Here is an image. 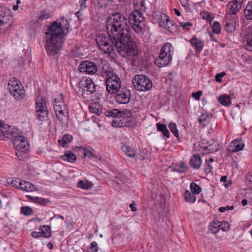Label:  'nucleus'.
Masks as SVG:
<instances>
[{"label": "nucleus", "mask_w": 252, "mask_h": 252, "mask_svg": "<svg viewBox=\"0 0 252 252\" xmlns=\"http://www.w3.org/2000/svg\"><path fill=\"white\" fill-rule=\"evenodd\" d=\"M69 28L67 19L62 18L60 21H54L48 26L46 35L45 49L47 54L51 56L58 54L62 48L63 38L68 32Z\"/></svg>", "instance_id": "1"}, {"label": "nucleus", "mask_w": 252, "mask_h": 252, "mask_svg": "<svg viewBox=\"0 0 252 252\" xmlns=\"http://www.w3.org/2000/svg\"><path fill=\"white\" fill-rule=\"evenodd\" d=\"M96 42L100 51L104 54H114L117 51L123 57L134 56L137 55L136 47H128L127 45L116 39L114 42L111 37L103 34L97 35L95 39Z\"/></svg>", "instance_id": "2"}, {"label": "nucleus", "mask_w": 252, "mask_h": 252, "mask_svg": "<svg viewBox=\"0 0 252 252\" xmlns=\"http://www.w3.org/2000/svg\"><path fill=\"white\" fill-rule=\"evenodd\" d=\"M106 28L109 37L115 42L116 39L120 41V44L124 43L128 47H136L132 41L131 32L127 28L116 24H109L106 23Z\"/></svg>", "instance_id": "3"}, {"label": "nucleus", "mask_w": 252, "mask_h": 252, "mask_svg": "<svg viewBox=\"0 0 252 252\" xmlns=\"http://www.w3.org/2000/svg\"><path fill=\"white\" fill-rule=\"evenodd\" d=\"M71 84L76 93L86 97V94H91L95 91L96 86L93 80L89 77L78 79L73 77L70 79Z\"/></svg>", "instance_id": "4"}, {"label": "nucleus", "mask_w": 252, "mask_h": 252, "mask_svg": "<svg viewBox=\"0 0 252 252\" xmlns=\"http://www.w3.org/2000/svg\"><path fill=\"white\" fill-rule=\"evenodd\" d=\"M102 68L105 74V83L107 92L111 94H116L121 87L120 78L112 69H104L103 66Z\"/></svg>", "instance_id": "5"}, {"label": "nucleus", "mask_w": 252, "mask_h": 252, "mask_svg": "<svg viewBox=\"0 0 252 252\" xmlns=\"http://www.w3.org/2000/svg\"><path fill=\"white\" fill-rule=\"evenodd\" d=\"M13 145L16 150V155L20 160L27 158L29 145L26 139L22 136H16L13 141Z\"/></svg>", "instance_id": "6"}, {"label": "nucleus", "mask_w": 252, "mask_h": 252, "mask_svg": "<svg viewBox=\"0 0 252 252\" xmlns=\"http://www.w3.org/2000/svg\"><path fill=\"white\" fill-rule=\"evenodd\" d=\"M127 19V25L131 27L135 32L140 33L144 26V17L138 10H134L130 13Z\"/></svg>", "instance_id": "7"}, {"label": "nucleus", "mask_w": 252, "mask_h": 252, "mask_svg": "<svg viewBox=\"0 0 252 252\" xmlns=\"http://www.w3.org/2000/svg\"><path fill=\"white\" fill-rule=\"evenodd\" d=\"M8 90L10 94L17 100L22 99L25 96V90L23 86L15 78L10 79L8 84Z\"/></svg>", "instance_id": "8"}, {"label": "nucleus", "mask_w": 252, "mask_h": 252, "mask_svg": "<svg viewBox=\"0 0 252 252\" xmlns=\"http://www.w3.org/2000/svg\"><path fill=\"white\" fill-rule=\"evenodd\" d=\"M134 88L139 92L149 91L153 86L151 80L144 75H136L132 78Z\"/></svg>", "instance_id": "9"}, {"label": "nucleus", "mask_w": 252, "mask_h": 252, "mask_svg": "<svg viewBox=\"0 0 252 252\" xmlns=\"http://www.w3.org/2000/svg\"><path fill=\"white\" fill-rule=\"evenodd\" d=\"M55 102L54 108L56 116L63 125L67 120L68 110L66 105L63 100H58L56 98L55 99Z\"/></svg>", "instance_id": "10"}, {"label": "nucleus", "mask_w": 252, "mask_h": 252, "mask_svg": "<svg viewBox=\"0 0 252 252\" xmlns=\"http://www.w3.org/2000/svg\"><path fill=\"white\" fill-rule=\"evenodd\" d=\"M36 114L41 121L46 120L48 116V110L46 101L41 95H38L36 99Z\"/></svg>", "instance_id": "11"}, {"label": "nucleus", "mask_w": 252, "mask_h": 252, "mask_svg": "<svg viewBox=\"0 0 252 252\" xmlns=\"http://www.w3.org/2000/svg\"><path fill=\"white\" fill-rule=\"evenodd\" d=\"M106 23L109 24H116L119 26L125 27L127 25L126 17L120 12H115L111 14L107 19Z\"/></svg>", "instance_id": "12"}, {"label": "nucleus", "mask_w": 252, "mask_h": 252, "mask_svg": "<svg viewBox=\"0 0 252 252\" xmlns=\"http://www.w3.org/2000/svg\"><path fill=\"white\" fill-rule=\"evenodd\" d=\"M78 69L81 72L94 74L97 71V66L94 62L86 60L80 63Z\"/></svg>", "instance_id": "13"}, {"label": "nucleus", "mask_w": 252, "mask_h": 252, "mask_svg": "<svg viewBox=\"0 0 252 252\" xmlns=\"http://www.w3.org/2000/svg\"><path fill=\"white\" fill-rule=\"evenodd\" d=\"M118 93L115 96L117 102L120 104H126L129 102L131 94L129 89L123 87L120 89Z\"/></svg>", "instance_id": "14"}, {"label": "nucleus", "mask_w": 252, "mask_h": 252, "mask_svg": "<svg viewBox=\"0 0 252 252\" xmlns=\"http://www.w3.org/2000/svg\"><path fill=\"white\" fill-rule=\"evenodd\" d=\"M245 145L241 139H235L231 142L227 147V150L231 153H235L242 150L244 148Z\"/></svg>", "instance_id": "15"}, {"label": "nucleus", "mask_w": 252, "mask_h": 252, "mask_svg": "<svg viewBox=\"0 0 252 252\" xmlns=\"http://www.w3.org/2000/svg\"><path fill=\"white\" fill-rule=\"evenodd\" d=\"M172 60V57L159 53V56L155 60V64L159 67L167 65Z\"/></svg>", "instance_id": "16"}, {"label": "nucleus", "mask_w": 252, "mask_h": 252, "mask_svg": "<svg viewBox=\"0 0 252 252\" xmlns=\"http://www.w3.org/2000/svg\"><path fill=\"white\" fill-rule=\"evenodd\" d=\"M11 17L8 13H7L4 8H0V25L6 26V28L10 27L11 22L10 20Z\"/></svg>", "instance_id": "17"}, {"label": "nucleus", "mask_w": 252, "mask_h": 252, "mask_svg": "<svg viewBox=\"0 0 252 252\" xmlns=\"http://www.w3.org/2000/svg\"><path fill=\"white\" fill-rule=\"evenodd\" d=\"M165 22L164 21H160L159 24L161 26H163L164 29L170 32H173L176 31V26L174 24V21L171 20L169 17L165 16Z\"/></svg>", "instance_id": "18"}, {"label": "nucleus", "mask_w": 252, "mask_h": 252, "mask_svg": "<svg viewBox=\"0 0 252 252\" xmlns=\"http://www.w3.org/2000/svg\"><path fill=\"white\" fill-rule=\"evenodd\" d=\"M236 19L231 16H227L225 19V28L227 32H232L236 28Z\"/></svg>", "instance_id": "19"}, {"label": "nucleus", "mask_w": 252, "mask_h": 252, "mask_svg": "<svg viewBox=\"0 0 252 252\" xmlns=\"http://www.w3.org/2000/svg\"><path fill=\"white\" fill-rule=\"evenodd\" d=\"M227 9L226 10V13L229 15H235L241 9L239 5H237L232 1H229L227 5Z\"/></svg>", "instance_id": "20"}, {"label": "nucleus", "mask_w": 252, "mask_h": 252, "mask_svg": "<svg viewBox=\"0 0 252 252\" xmlns=\"http://www.w3.org/2000/svg\"><path fill=\"white\" fill-rule=\"evenodd\" d=\"M201 164V158L199 155H194L191 157L190 160V164L194 169H199Z\"/></svg>", "instance_id": "21"}, {"label": "nucleus", "mask_w": 252, "mask_h": 252, "mask_svg": "<svg viewBox=\"0 0 252 252\" xmlns=\"http://www.w3.org/2000/svg\"><path fill=\"white\" fill-rule=\"evenodd\" d=\"M243 14L247 20H252V0L246 5L243 11Z\"/></svg>", "instance_id": "22"}, {"label": "nucleus", "mask_w": 252, "mask_h": 252, "mask_svg": "<svg viewBox=\"0 0 252 252\" xmlns=\"http://www.w3.org/2000/svg\"><path fill=\"white\" fill-rule=\"evenodd\" d=\"M19 188L24 191H33L35 189L34 185L27 181H22L19 183Z\"/></svg>", "instance_id": "23"}, {"label": "nucleus", "mask_w": 252, "mask_h": 252, "mask_svg": "<svg viewBox=\"0 0 252 252\" xmlns=\"http://www.w3.org/2000/svg\"><path fill=\"white\" fill-rule=\"evenodd\" d=\"M191 45L195 47L197 52H200L203 49V42L195 37H193L190 40Z\"/></svg>", "instance_id": "24"}, {"label": "nucleus", "mask_w": 252, "mask_h": 252, "mask_svg": "<svg viewBox=\"0 0 252 252\" xmlns=\"http://www.w3.org/2000/svg\"><path fill=\"white\" fill-rule=\"evenodd\" d=\"M244 44L246 49L250 51H252V33L247 34L243 39Z\"/></svg>", "instance_id": "25"}, {"label": "nucleus", "mask_w": 252, "mask_h": 252, "mask_svg": "<svg viewBox=\"0 0 252 252\" xmlns=\"http://www.w3.org/2000/svg\"><path fill=\"white\" fill-rule=\"evenodd\" d=\"M218 101L225 106H229L231 103L230 96L227 94H223L219 96Z\"/></svg>", "instance_id": "26"}, {"label": "nucleus", "mask_w": 252, "mask_h": 252, "mask_svg": "<svg viewBox=\"0 0 252 252\" xmlns=\"http://www.w3.org/2000/svg\"><path fill=\"white\" fill-rule=\"evenodd\" d=\"M172 48V47L171 44L166 42L162 46L159 53H163V55L166 54V55L169 56V57H172L171 54Z\"/></svg>", "instance_id": "27"}, {"label": "nucleus", "mask_w": 252, "mask_h": 252, "mask_svg": "<svg viewBox=\"0 0 252 252\" xmlns=\"http://www.w3.org/2000/svg\"><path fill=\"white\" fill-rule=\"evenodd\" d=\"M93 186L92 183L88 180H80L77 185L78 188L84 189H88L91 188Z\"/></svg>", "instance_id": "28"}, {"label": "nucleus", "mask_w": 252, "mask_h": 252, "mask_svg": "<svg viewBox=\"0 0 252 252\" xmlns=\"http://www.w3.org/2000/svg\"><path fill=\"white\" fill-rule=\"evenodd\" d=\"M210 121V117L208 114H202L199 118V122L200 125L205 127L207 126Z\"/></svg>", "instance_id": "29"}, {"label": "nucleus", "mask_w": 252, "mask_h": 252, "mask_svg": "<svg viewBox=\"0 0 252 252\" xmlns=\"http://www.w3.org/2000/svg\"><path fill=\"white\" fill-rule=\"evenodd\" d=\"M63 158L64 160H67L71 163L74 162L76 160V156L69 151L65 153L64 155L63 156Z\"/></svg>", "instance_id": "30"}, {"label": "nucleus", "mask_w": 252, "mask_h": 252, "mask_svg": "<svg viewBox=\"0 0 252 252\" xmlns=\"http://www.w3.org/2000/svg\"><path fill=\"white\" fill-rule=\"evenodd\" d=\"M157 126L158 131L162 132L163 134L166 137L169 138L170 137V134L169 131L165 125L158 123L157 124Z\"/></svg>", "instance_id": "31"}, {"label": "nucleus", "mask_w": 252, "mask_h": 252, "mask_svg": "<svg viewBox=\"0 0 252 252\" xmlns=\"http://www.w3.org/2000/svg\"><path fill=\"white\" fill-rule=\"evenodd\" d=\"M122 151L128 157L133 158L135 156V153L133 149L126 145H123L122 147Z\"/></svg>", "instance_id": "32"}, {"label": "nucleus", "mask_w": 252, "mask_h": 252, "mask_svg": "<svg viewBox=\"0 0 252 252\" xmlns=\"http://www.w3.org/2000/svg\"><path fill=\"white\" fill-rule=\"evenodd\" d=\"M194 194H195L193 193L192 192H190L189 190H186L184 193L186 201L189 203L195 202L196 200V196Z\"/></svg>", "instance_id": "33"}, {"label": "nucleus", "mask_w": 252, "mask_h": 252, "mask_svg": "<svg viewBox=\"0 0 252 252\" xmlns=\"http://www.w3.org/2000/svg\"><path fill=\"white\" fill-rule=\"evenodd\" d=\"M72 136L69 134H65L62 139L59 140V143L62 147H65L66 144L71 142Z\"/></svg>", "instance_id": "34"}, {"label": "nucleus", "mask_w": 252, "mask_h": 252, "mask_svg": "<svg viewBox=\"0 0 252 252\" xmlns=\"http://www.w3.org/2000/svg\"><path fill=\"white\" fill-rule=\"evenodd\" d=\"M200 16L203 19L207 20L209 23H211L214 18V15L207 11H201L200 12Z\"/></svg>", "instance_id": "35"}, {"label": "nucleus", "mask_w": 252, "mask_h": 252, "mask_svg": "<svg viewBox=\"0 0 252 252\" xmlns=\"http://www.w3.org/2000/svg\"><path fill=\"white\" fill-rule=\"evenodd\" d=\"M51 17V13L45 11H41L37 22L38 23H40Z\"/></svg>", "instance_id": "36"}, {"label": "nucleus", "mask_w": 252, "mask_h": 252, "mask_svg": "<svg viewBox=\"0 0 252 252\" xmlns=\"http://www.w3.org/2000/svg\"><path fill=\"white\" fill-rule=\"evenodd\" d=\"M220 230L218 222L214 221L209 224V230L212 233H217Z\"/></svg>", "instance_id": "37"}, {"label": "nucleus", "mask_w": 252, "mask_h": 252, "mask_svg": "<svg viewBox=\"0 0 252 252\" xmlns=\"http://www.w3.org/2000/svg\"><path fill=\"white\" fill-rule=\"evenodd\" d=\"M106 116L108 117H112L115 118H120L121 113V110L118 109H112L111 110L107 111Z\"/></svg>", "instance_id": "38"}, {"label": "nucleus", "mask_w": 252, "mask_h": 252, "mask_svg": "<svg viewBox=\"0 0 252 252\" xmlns=\"http://www.w3.org/2000/svg\"><path fill=\"white\" fill-rule=\"evenodd\" d=\"M190 188L191 192L195 194H198L201 191L200 186L194 182L190 183Z\"/></svg>", "instance_id": "39"}, {"label": "nucleus", "mask_w": 252, "mask_h": 252, "mask_svg": "<svg viewBox=\"0 0 252 252\" xmlns=\"http://www.w3.org/2000/svg\"><path fill=\"white\" fill-rule=\"evenodd\" d=\"M3 126V129L5 130V132H4L5 137L10 138L14 136V134L9 125H4Z\"/></svg>", "instance_id": "40"}, {"label": "nucleus", "mask_w": 252, "mask_h": 252, "mask_svg": "<svg viewBox=\"0 0 252 252\" xmlns=\"http://www.w3.org/2000/svg\"><path fill=\"white\" fill-rule=\"evenodd\" d=\"M89 109L90 111L97 115H99L102 113V110L100 109L99 107L95 104H92L89 106Z\"/></svg>", "instance_id": "41"}, {"label": "nucleus", "mask_w": 252, "mask_h": 252, "mask_svg": "<svg viewBox=\"0 0 252 252\" xmlns=\"http://www.w3.org/2000/svg\"><path fill=\"white\" fill-rule=\"evenodd\" d=\"M169 128L170 129L171 132L174 135V136L176 137H179L178 134V130L177 128L176 124L174 123H170L169 125Z\"/></svg>", "instance_id": "42"}, {"label": "nucleus", "mask_w": 252, "mask_h": 252, "mask_svg": "<svg viewBox=\"0 0 252 252\" xmlns=\"http://www.w3.org/2000/svg\"><path fill=\"white\" fill-rule=\"evenodd\" d=\"M42 237L45 238H49L51 235V229L49 227L44 226L43 228L41 229Z\"/></svg>", "instance_id": "43"}, {"label": "nucleus", "mask_w": 252, "mask_h": 252, "mask_svg": "<svg viewBox=\"0 0 252 252\" xmlns=\"http://www.w3.org/2000/svg\"><path fill=\"white\" fill-rule=\"evenodd\" d=\"M21 211L22 214L26 216H30L33 213L32 208L29 206L22 207Z\"/></svg>", "instance_id": "44"}, {"label": "nucleus", "mask_w": 252, "mask_h": 252, "mask_svg": "<svg viewBox=\"0 0 252 252\" xmlns=\"http://www.w3.org/2000/svg\"><path fill=\"white\" fill-rule=\"evenodd\" d=\"M220 229H221L223 231H226L229 230V223L225 221H218Z\"/></svg>", "instance_id": "45"}, {"label": "nucleus", "mask_w": 252, "mask_h": 252, "mask_svg": "<svg viewBox=\"0 0 252 252\" xmlns=\"http://www.w3.org/2000/svg\"><path fill=\"white\" fill-rule=\"evenodd\" d=\"M120 118H117L112 122V125L114 127H123L125 126L124 123L120 120Z\"/></svg>", "instance_id": "46"}, {"label": "nucleus", "mask_w": 252, "mask_h": 252, "mask_svg": "<svg viewBox=\"0 0 252 252\" xmlns=\"http://www.w3.org/2000/svg\"><path fill=\"white\" fill-rule=\"evenodd\" d=\"M121 113L120 118L123 119L128 118L132 116L131 111L128 109H125L123 111H121Z\"/></svg>", "instance_id": "47"}, {"label": "nucleus", "mask_w": 252, "mask_h": 252, "mask_svg": "<svg viewBox=\"0 0 252 252\" xmlns=\"http://www.w3.org/2000/svg\"><path fill=\"white\" fill-rule=\"evenodd\" d=\"M176 168V170L180 173L185 172L187 170L188 168L185 163L183 162L180 163V164L178 166H177Z\"/></svg>", "instance_id": "48"}, {"label": "nucleus", "mask_w": 252, "mask_h": 252, "mask_svg": "<svg viewBox=\"0 0 252 252\" xmlns=\"http://www.w3.org/2000/svg\"><path fill=\"white\" fill-rule=\"evenodd\" d=\"M213 32L215 33H219L221 31V27L220 23L218 22H215L212 26Z\"/></svg>", "instance_id": "49"}, {"label": "nucleus", "mask_w": 252, "mask_h": 252, "mask_svg": "<svg viewBox=\"0 0 252 252\" xmlns=\"http://www.w3.org/2000/svg\"><path fill=\"white\" fill-rule=\"evenodd\" d=\"M8 205V202L6 198H3L2 199H0V212L3 211Z\"/></svg>", "instance_id": "50"}, {"label": "nucleus", "mask_w": 252, "mask_h": 252, "mask_svg": "<svg viewBox=\"0 0 252 252\" xmlns=\"http://www.w3.org/2000/svg\"><path fill=\"white\" fill-rule=\"evenodd\" d=\"M204 172L206 174H209L211 172L213 169V166L211 163L207 162V159L206 160V163L204 165Z\"/></svg>", "instance_id": "51"}, {"label": "nucleus", "mask_w": 252, "mask_h": 252, "mask_svg": "<svg viewBox=\"0 0 252 252\" xmlns=\"http://www.w3.org/2000/svg\"><path fill=\"white\" fill-rule=\"evenodd\" d=\"M35 202L41 205H45L49 202V201L45 198L36 197Z\"/></svg>", "instance_id": "52"}, {"label": "nucleus", "mask_w": 252, "mask_h": 252, "mask_svg": "<svg viewBox=\"0 0 252 252\" xmlns=\"http://www.w3.org/2000/svg\"><path fill=\"white\" fill-rule=\"evenodd\" d=\"M202 94V92L201 91H198L196 93H193L192 94V96L196 99L199 100L200 98V96Z\"/></svg>", "instance_id": "53"}, {"label": "nucleus", "mask_w": 252, "mask_h": 252, "mask_svg": "<svg viewBox=\"0 0 252 252\" xmlns=\"http://www.w3.org/2000/svg\"><path fill=\"white\" fill-rule=\"evenodd\" d=\"M90 249L92 250V252H97V244L96 242H93L91 243Z\"/></svg>", "instance_id": "54"}, {"label": "nucleus", "mask_w": 252, "mask_h": 252, "mask_svg": "<svg viewBox=\"0 0 252 252\" xmlns=\"http://www.w3.org/2000/svg\"><path fill=\"white\" fill-rule=\"evenodd\" d=\"M180 26L182 27L184 30H189V27L192 25V24L189 22H187L185 23V24H183V23H180Z\"/></svg>", "instance_id": "55"}, {"label": "nucleus", "mask_w": 252, "mask_h": 252, "mask_svg": "<svg viewBox=\"0 0 252 252\" xmlns=\"http://www.w3.org/2000/svg\"><path fill=\"white\" fill-rule=\"evenodd\" d=\"M32 236L34 238H38L39 237H42V232L39 231V232L33 231L32 233Z\"/></svg>", "instance_id": "56"}, {"label": "nucleus", "mask_w": 252, "mask_h": 252, "mask_svg": "<svg viewBox=\"0 0 252 252\" xmlns=\"http://www.w3.org/2000/svg\"><path fill=\"white\" fill-rule=\"evenodd\" d=\"M5 132V130L3 129V126H2L1 122L0 121V139H2L4 137V132Z\"/></svg>", "instance_id": "57"}, {"label": "nucleus", "mask_w": 252, "mask_h": 252, "mask_svg": "<svg viewBox=\"0 0 252 252\" xmlns=\"http://www.w3.org/2000/svg\"><path fill=\"white\" fill-rule=\"evenodd\" d=\"M88 0H79V3L80 4L81 9H84L87 7L86 2Z\"/></svg>", "instance_id": "58"}, {"label": "nucleus", "mask_w": 252, "mask_h": 252, "mask_svg": "<svg viewBox=\"0 0 252 252\" xmlns=\"http://www.w3.org/2000/svg\"><path fill=\"white\" fill-rule=\"evenodd\" d=\"M247 179L249 182V185L252 187V172L249 173L247 176Z\"/></svg>", "instance_id": "59"}, {"label": "nucleus", "mask_w": 252, "mask_h": 252, "mask_svg": "<svg viewBox=\"0 0 252 252\" xmlns=\"http://www.w3.org/2000/svg\"><path fill=\"white\" fill-rule=\"evenodd\" d=\"M85 157H88L89 158H92L94 157V155L91 151H88L84 154Z\"/></svg>", "instance_id": "60"}, {"label": "nucleus", "mask_w": 252, "mask_h": 252, "mask_svg": "<svg viewBox=\"0 0 252 252\" xmlns=\"http://www.w3.org/2000/svg\"><path fill=\"white\" fill-rule=\"evenodd\" d=\"M222 75L220 73L216 75L215 79L217 82H220L222 80Z\"/></svg>", "instance_id": "61"}, {"label": "nucleus", "mask_w": 252, "mask_h": 252, "mask_svg": "<svg viewBox=\"0 0 252 252\" xmlns=\"http://www.w3.org/2000/svg\"><path fill=\"white\" fill-rule=\"evenodd\" d=\"M232 1L237 5H239V6L241 8L242 7V3L243 2V0H234Z\"/></svg>", "instance_id": "62"}, {"label": "nucleus", "mask_w": 252, "mask_h": 252, "mask_svg": "<svg viewBox=\"0 0 252 252\" xmlns=\"http://www.w3.org/2000/svg\"><path fill=\"white\" fill-rule=\"evenodd\" d=\"M180 1H181L182 5L184 7H186L189 4V0H180Z\"/></svg>", "instance_id": "63"}, {"label": "nucleus", "mask_w": 252, "mask_h": 252, "mask_svg": "<svg viewBox=\"0 0 252 252\" xmlns=\"http://www.w3.org/2000/svg\"><path fill=\"white\" fill-rule=\"evenodd\" d=\"M129 207L130 208L132 211L135 212L137 211V208L135 207L133 203H130L129 204Z\"/></svg>", "instance_id": "64"}]
</instances>
